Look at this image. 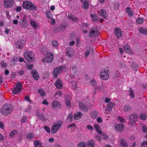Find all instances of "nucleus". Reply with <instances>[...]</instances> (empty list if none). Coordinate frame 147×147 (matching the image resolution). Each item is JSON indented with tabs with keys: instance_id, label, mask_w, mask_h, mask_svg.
<instances>
[{
	"instance_id": "1",
	"label": "nucleus",
	"mask_w": 147,
	"mask_h": 147,
	"mask_svg": "<svg viewBox=\"0 0 147 147\" xmlns=\"http://www.w3.org/2000/svg\"><path fill=\"white\" fill-rule=\"evenodd\" d=\"M13 107V106L10 104H5L1 110V113L3 115H7L12 112Z\"/></svg>"
},
{
	"instance_id": "2",
	"label": "nucleus",
	"mask_w": 147,
	"mask_h": 147,
	"mask_svg": "<svg viewBox=\"0 0 147 147\" xmlns=\"http://www.w3.org/2000/svg\"><path fill=\"white\" fill-rule=\"evenodd\" d=\"M22 6L25 9L30 10H36L37 7L32 2L26 1L22 4Z\"/></svg>"
},
{
	"instance_id": "3",
	"label": "nucleus",
	"mask_w": 147,
	"mask_h": 147,
	"mask_svg": "<svg viewBox=\"0 0 147 147\" xmlns=\"http://www.w3.org/2000/svg\"><path fill=\"white\" fill-rule=\"evenodd\" d=\"M65 69V66L62 65L55 68L53 70V74L54 78H57L58 75L59 73H62L63 69Z\"/></svg>"
},
{
	"instance_id": "4",
	"label": "nucleus",
	"mask_w": 147,
	"mask_h": 147,
	"mask_svg": "<svg viewBox=\"0 0 147 147\" xmlns=\"http://www.w3.org/2000/svg\"><path fill=\"white\" fill-rule=\"evenodd\" d=\"M62 122L60 121H59L53 124L51 129L52 133L54 134L57 132L59 128L62 126Z\"/></svg>"
},
{
	"instance_id": "5",
	"label": "nucleus",
	"mask_w": 147,
	"mask_h": 147,
	"mask_svg": "<svg viewBox=\"0 0 147 147\" xmlns=\"http://www.w3.org/2000/svg\"><path fill=\"white\" fill-rule=\"evenodd\" d=\"M24 55L25 59L30 62L33 61L34 54L33 53L30 51H27L24 53Z\"/></svg>"
},
{
	"instance_id": "6",
	"label": "nucleus",
	"mask_w": 147,
	"mask_h": 147,
	"mask_svg": "<svg viewBox=\"0 0 147 147\" xmlns=\"http://www.w3.org/2000/svg\"><path fill=\"white\" fill-rule=\"evenodd\" d=\"M138 116L136 114H134L131 115L130 116L129 121L131 125H134L138 120Z\"/></svg>"
},
{
	"instance_id": "7",
	"label": "nucleus",
	"mask_w": 147,
	"mask_h": 147,
	"mask_svg": "<svg viewBox=\"0 0 147 147\" xmlns=\"http://www.w3.org/2000/svg\"><path fill=\"white\" fill-rule=\"evenodd\" d=\"M45 58L48 62L51 63L53 59L54 55L52 52H47L45 55Z\"/></svg>"
},
{
	"instance_id": "8",
	"label": "nucleus",
	"mask_w": 147,
	"mask_h": 147,
	"mask_svg": "<svg viewBox=\"0 0 147 147\" xmlns=\"http://www.w3.org/2000/svg\"><path fill=\"white\" fill-rule=\"evenodd\" d=\"M100 78L104 80H106L109 78V76L107 71L104 69L102 70L100 75Z\"/></svg>"
},
{
	"instance_id": "9",
	"label": "nucleus",
	"mask_w": 147,
	"mask_h": 147,
	"mask_svg": "<svg viewBox=\"0 0 147 147\" xmlns=\"http://www.w3.org/2000/svg\"><path fill=\"white\" fill-rule=\"evenodd\" d=\"M13 3V0H4V5L6 8H9L12 7Z\"/></svg>"
},
{
	"instance_id": "10",
	"label": "nucleus",
	"mask_w": 147,
	"mask_h": 147,
	"mask_svg": "<svg viewBox=\"0 0 147 147\" xmlns=\"http://www.w3.org/2000/svg\"><path fill=\"white\" fill-rule=\"evenodd\" d=\"M114 33L118 38H119L122 37V32L119 28H115L114 30Z\"/></svg>"
},
{
	"instance_id": "11",
	"label": "nucleus",
	"mask_w": 147,
	"mask_h": 147,
	"mask_svg": "<svg viewBox=\"0 0 147 147\" xmlns=\"http://www.w3.org/2000/svg\"><path fill=\"white\" fill-rule=\"evenodd\" d=\"M31 74L33 78L35 80H37L39 79V76L37 71L34 69H33L31 71Z\"/></svg>"
},
{
	"instance_id": "12",
	"label": "nucleus",
	"mask_w": 147,
	"mask_h": 147,
	"mask_svg": "<svg viewBox=\"0 0 147 147\" xmlns=\"http://www.w3.org/2000/svg\"><path fill=\"white\" fill-rule=\"evenodd\" d=\"M52 107L53 109H55L57 108H60L61 105L60 102L57 100H54L52 103Z\"/></svg>"
},
{
	"instance_id": "13",
	"label": "nucleus",
	"mask_w": 147,
	"mask_h": 147,
	"mask_svg": "<svg viewBox=\"0 0 147 147\" xmlns=\"http://www.w3.org/2000/svg\"><path fill=\"white\" fill-rule=\"evenodd\" d=\"M79 106L80 110L85 111H88V108L86 105L81 102H79Z\"/></svg>"
},
{
	"instance_id": "14",
	"label": "nucleus",
	"mask_w": 147,
	"mask_h": 147,
	"mask_svg": "<svg viewBox=\"0 0 147 147\" xmlns=\"http://www.w3.org/2000/svg\"><path fill=\"white\" fill-rule=\"evenodd\" d=\"M74 51L73 49L69 48L67 50L66 54L67 56L69 58H71L74 55Z\"/></svg>"
},
{
	"instance_id": "15",
	"label": "nucleus",
	"mask_w": 147,
	"mask_h": 147,
	"mask_svg": "<svg viewBox=\"0 0 147 147\" xmlns=\"http://www.w3.org/2000/svg\"><path fill=\"white\" fill-rule=\"evenodd\" d=\"M30 24L33 27L34 29L36 30L38 27V23L34 20H30Z\"/></svg>"
},
{
	"instance_id": "16",
	"label": "nucleus",
	"mask_w": 147,
	"mask_h": 147,
	"mask_svg": "<svg viewBox=\"0 0 147 147\" xmlns=\"http://www.w3.org/2000/svg\"><path fill=\"white\" fill-rule=\"evenodd\" d=\"M55 86L59 89H61L63 87V83L60 79H58L56 81L55 83Z\"/></svg>"
},
{
	"instance_id": "17",
	"label": "nucleus",
	"mask_w": 147,
	"mask_h": 147,
	"mask_svg": "<svg viewBox=\"0 0 147 147\" xmlns=\"http://www.w3.org/2000/svg\"><path fill=\"white\" fill-rule=\"evenodd\" d=\"M115 130L117 132L122 131L124 128V126L123 125L117 124L115 126Z\"/></svg>"
},
{
	"instance_id": "18",
	"label": "nucleus",
	"mask_w": 147,
	"mask_h": 147,
	"mask_svg": "<svg viewBox=\"0 0 147 147\" xmlns=\"http://www.w3.org/2000/svg\"><path fill=\"white\" fill-rule=\"evenodd\" d=\"M68 19L71 21L72 22H75L78 21L79 19L77 17L74 16L71 14H69L68 15Z\"/></svg>"
},
{
	"instance_id": "19",
	"label": "nucleus",
	"mask_w": 147,
	"mask_h": 147,
	"mask_svg": "<svg viewBox=\"0 0 147 147\" xmlns=\"http://www.w3.org/2000/svg\"><path fill=\"white\" fill-rule=\"evenodd\" d=\"M124 49L125 51L130 54L133 53V52L131 50L130 47L127 45H125L124 46Z\"/></svg>"
},
{
	"instance_id": "20",
	"label": "nucleus",
	"mask_w": 147,
	"mask_h": 147,
	"mask_svg": "<svg viewBox=\"0 0 147 147\" xmlns=\"http://www.w3.org/2000/svg\"><path fill=\"white\" fill-rule=\"evenodd\" d=\"M82 115V113L80 111H78L75 113L74 116V120H78L80 119Z\"/></svg>"
},
{
	"instance_id": "21",
	"label": "nucleus",
	"mask_w": 147,
	"mask_h": 147,
	"mask_svg": "<svg viewBox=\"0 0 147 147\" xmlns=\"http://www.w3.org/2000/svg\"><path fill=\"white\" fill-rule=\"evenodd\" d=\"M115 104L112 102H110L107 106L106 108V111H110L113 108L115 107Z\"/></svg>"
},
{
	"instance_id": "22",
	"label": "nucleus",
	"mask_w": 147,
	"mask_h": 147,
	"mask_svg": "<svg viewBox=\"0 0 147 147\" xmlns=\"http://www.w3.org/2000/svg\"><path fill=\"white\" fill-rule=\"evenodd\" d=\"M12 92L13 94H17L18 93V82H17L16 85L12 91Z\"/></svg>"
},
{
	"instance_id": "23",
	"label": "nucleus",
	"mask_w": 147,
	"mask_h": 147,
	"mask_svg": "<svg viewBox=\"0 0 147 147\" xmlns=\"http://www.w3.org/2000/svg\"><path fill=\"white\" fill-rule=\"evenodd\" d=\"M139 31L140 32L143 34H147V28L145 27H140L139 28Z\"/></svg>"
},
{
	"instance_id": "24",
	"label": "nucleus",
	"mask_w": 147,
	"mask_h": 147,
	"mask_svg": "<svg viewBox=\"0 0 147 147\" xmlns=\"http://www.w3.org/2000/svg\"><path fill=\"white\" fill-rule=\"evenodd\" d=\"M90 16L91 19L93 22H96L98 21V18H97L96 14H91L90 15Z\"/></svg>"
},
{
	"instance_id": "25",
	"label": "nucleus",
	"mask_w": 147,
	"mask_h": 147,
	"mask_svg": "<svg viewBox=\"0 0 147 147\" xmlns=\"http://www.w3.org/2000/svg\"><path fill=\"white\" fill-rule=\"evenodd\" d=\"M100 15L104 18H105L107 17L106 15V11L104 9H101L100 10Z\"/></svg>"
},
{
	"instance_id": "26",
	"label": "nucleus",
	"mask_w": 147,
	"mask_h": 147,
	"mask_svg": "<svg viewBox=\"0 0 147 147\" xmlns=\"http://www.w3.org/2000/svg\"><path fill=\"white\" fill-rule=\"evenodd\" d=\"M20 22L22 27L24 28L27 27L28 24V22L25 19H22V21L20 20Z\"/></svg>"
},
{
	"instance_id": "27",
	"label": "nucleus",
	"mask_w": 147,
	"mask_h": 147,
	"mask_svg": "<svg viewBox=\"0 0 147 147\" xmlns=\"http://www.w3.org/2000/svg\"><path fill=\"white\" fill-rule=\"evenodd\" d=\"M25 44V41L23 39L19 40V49H22L23 47Z\"/></svg>"
},
{
	"instance_id": "28",
	"label": "nucleus",
	"mask_w": 147,
	"mask_h": 147,
	"mask_svg": "<svg viewBox=\"0 0 147 147\" xmlns=\"http://www.w3.org/2000/svg\"><path fill=\"white\" fill-rule=\"evenodd\" d=\"M32 108V107L30 105L28 106L27 108H25L24 107H21L20 109L25 112H28Z\"/></svg>"
},
{
	"instance_id": "29",
	"label": "nucleus",
	"mask_w": 147,
	"mask_h": 147,
	"mask_svg": "<svg viewBox=\"0 0 147 147\" xmlns=\"http://www.w3.org/2000/svg\"><path fill=\"white\" fill-rule=\"evenodd\" d=\"M120 144L122 147H127V144L123 139H122L120 140Z\"/></svg>"
},
{
	"instance_id": "30",
	"label": "nucleus",
	"mask_w": 147,
	"mask_h": 147,
	"mask_svg": "<svg viewBox=\"0 0 147 147\" xmlns=\"http://www.w3.org/2000/svg\"><path fill=\"white\" fill-rule=\"evenodd\" d=\"M126 10L128 15L131 17L133 15V12L131 10V8L129 7H127L126 9Z\"/></svg>"
},
{
	"instance_id": "31",
	"label": "nucleus",
	"mask_w": 147,
	"mask_h": 147,
	"mask_svg": "<svg viewBox=\"0 0 147 147\" xmlns=\"http://www.w3.org/2000/svg\"><path fill=\"white\" fill-rule=\"evenodd\" d=\"M82 7L85 10L87 9L88 8V0H85L84 3L82 6Z\"/></svg>"
},
{
	"instance_id": "32",
	"label": "nucleus",
	"mask_w": 147,
	"mask_h": 147,
	"mask_svg": "<svg viewBox=\"0 0 147 147\" xmlns=\"http://www.w3.org/2000/svg\"><path fill=\"white\" fill-rule=\"evenodd\" d=\"M94 127L98 134H102V132L100 129V127L98 125L96 124H95L94 125Z\"/></svg>"
},
{
	"instance_id": "33",
	"label": "nucleus",
	"mask_w": 147,
	"mask_h": 147,
	"mask_svg": "<svg viewBox=\"0 0 147 147\" xmlns=\"http://www.w3.org/2000/svg\"><path fill=\"white\" fill-rule=\"evenodd\" d=\"M129 95L130 96L131 98H134L135 97L133 89L130 88L129 89Z\"/></svg>"
},
{
	"instance_id": "34",
	"label": "nucleus",
	"mask_w": 147,
	"mask_h": 147,
	"mask_svg": "<svg viewBox=\"0 0 147 147\" xmlns=\"http://www.w3.org/2000/svg\"><path fill=\"white\" fill-rule=\"evenodd\" d=\"M35 147H42V145L40 142L38 140H35L34 142Z\"/></svg>"
},
{
	"instance_id": "35",
	"label": "nucleus",
	"mask_w": 147,
	"mask_h": 147,
	"mask_svg": "<svg viewBox=\"0 0 147 147\" xmlns=\"http://www.w3.org/2000/svg\"><path fill=\"white\" fill-rule=\"evenodd\" d=\"M131 107L129 105H127L123 107L124 111H127L131 110Z\"/></svg>"
},
{
	"instance_id": "36",
	"label": "nucleus",
	"mask_w": 147,
	"mask_h": 147,
	"mask_svg": "<svg viewBox=\"0 0 147 147\" xmlns=\"http://www.w3.org/2000/svg\"><path fill=\"white\" fill-rule=\"evenodd\" d=\"M71 70L72 71V72L75 75L77 72V68L76 65H73L71 67Z\"/></svg>"
},
{
	"instance_id": "37",
	"label": "nucleus",
	"mask_w": 147,
	"mask_h": 147,
	"mask_svg": "<svg viewBox=\"0 0 147 147\" xmlns=\"http://www.w3.org/2000/svg\"><path fill=\"white\" fill-rule=\"evenodd\" d=\"M144 22V19L142 17L138 18L136 21L137 23L138 24H141Z\"/></svg>"
},
{
	"instance_id": "38",
	"label": "nucleus",
	"mask_w": 147,
	"mask_h": 147,
	"mask_svg": "<svg viewBox=\"0 0 147 147\" xmlns=\"http://www.w3.org/2000/svg\"><path fill=\"white\" fill-rule=\"evenodd\" d=\"M18 132L17 130H13L9 134V136L11 138L14 135H18Z\"/></svg>"
},
{
	"instance_id": "39",
	"label": "nucleus",
	"mask_w": 147,
	"mask_h": 147,
	"mask_svg": "<svg viewBox=\"0 0 147 147\" xmlns=\"http://www.w3.org/2000/svg\"><path fill=\"white\" fill-rule=\"evenodd\" d=\"M92 48L90 47H88V50H87L86 52L85 53V58H86L87 57H88L90 51L92 50Z\"/></svg>"
},
{
	"instance_id": "40",
	"label": "nucleus",
	"mask_w": 147,
	"mask_h": 147,
	"mask_svg": "<svg viewBox=\"0 0 147 147\" xmlns=\"http://www.w3.org/2000/svg\"><path fill=\"white\" fill-rule=\"evenodd\" d=\"M88 147H94V142L92 140H90L87 143Z\"/></svg>"
},
{
	"instance_id": "41",
	"label": "nucleus",
	"mask_w": 147,
	"mask_h": 147,
	"mask_svg": "<svg viewBox=\"0 0 147 147\" xmlns=\"http://www.w3.org/2000/svg\"><path fill=\"white\" fill-rule=\"evenodd\" d=\"M34 137L33 134L32 132L29 133L26 136L27 138L29 140L32 139Z\"/></svg>"
},
{
	"instance_id": "42",
	"label": "nucleus",
	"mask_w": 147,
	"mask_h": 147,
	"mask_svg": "<svg viewBox=\"0 0 147 147\" xmlns=\"http://www.w3.org/2000/svg\"><path fill=\"white\" fill-rule=\"evenodd\" d=\"M38 92L40 95L42 96H45V92L42 89H39Z\"/></svg>"
},
{
	"instance_id": "43",
	"label": "nucleus",
	"mask_w": 147,
	"mask_h": 147,
	"mask_svg": "<svg viewBox=\"0 0 147 147\" xmlns=\"http://www.w3.org/2000/svg\"><path fill=\"white\" fill-rule=\"evenodd\" d=\"M73 115L71 114L70 113L68 114L67 116V121L68 122L71 121L73 120Z\"/></svg>"
},
{
	"instance_id": "44",
	"label": "nucleus",
	"mask_w": 147,
	"mask_h": 147,
	"mask_svg": "<svg viewBox=\"0 0 147 147\" xmlns=\"http://www.w3.org/2000/svg\"><path fill=\"white\" fill-rule=\"evenodd\" d=\"M132 68L135 71H137L138 68V65L135 63H133L131 65Z\"/></svg>"
},
{
	"instance_id": "45",
	"label": "nucleus",
	"mask_w": 147,
	"mask_h": 147,
	"mask_svg": "<svg viewBox=\"0 0 147 147\" xmlns=\"http://www.w3.org/2000/svg\"><path fill=\"white\" fill-rule=\"evenodd\" d=\"M96 33L95 34H96L98 33V31H95L94 30H91L89 33V36L90 37H91L95 33Z\"/></svg>"
},
{
	"instance_id": "46",
	"label": "nucleus",
	"mask_w": 147,
	"mask_h": 147,
	"mask_svg": "<svg viewBox=\"0 0 147 147\" xmlns=\"http://www.w3.org/2000/svg\"><path fill=\"white\" fill-rule=\"evenodd\" d=\"M52 44L54 47L56 48L58 46V43L57 41L55 40L52 41Z\"/></svg>"
},
{
	"instance_id": "47",
	"label": "nucleus",
	"mask_w": 147,
	"mask_h": 147,
	"mask_svg": "<svg viewBox=\"0 0 147 147\" xmlns=\"http://www.w3.org/2000/svg\"><path fill=\"white\" fill-rule=\"evenodd\" d=\"M86 143L84 142L80 143L78 145V147H86Z\"/></svg>"
},
{
	"instance_id": "48",
	"label": "nucleus",
	"mask_w": 147,
	"mask_h": 147,
	"mask_svg": "<svg viewBox=\"0 0 147 147\" xmlns=\"http://www.w3.org/2000/svg\"><path fill=\"white\" fill-rule=\"evenodd\" d=\"M96 81L94 79L91 80L90 82V83L93 86H94L96 84Z\"/></svg>"
},
{
	"instance_id": "49",
	"label": "nucleus",
	"mask_w": 147,
	"mask_h": 147,
	"mask_svg": "<svg viewBox=\"0 0 147 147\" xmlns=\"http://www.w3.org/2000/svg\"><path fill=\"white\" fill-rule=\"evenodd\" d=\"M37 116L38 117V119L40 120H44L45 119V117L42 114H38Z\"/></svg>"
},
{
	"instance_id": "50",
	"label": "nucleus",
	"mask_w": 147,
	"mask_h": 147,
	"mask_svg": "<svg viewBox=\"0 0 147 147\" xmlns=\"http://www.w3.org/2000/svg\"><path fill=\"white\" fill-rule=\"evenodd\" d=\"M141 147H147V141L144 140L142 142Z\"/></svg>"
},
{
	"instance_id": "51",
	"label": "nucleus",
	"mask_w": 147,
	"mask_h": 147,
	"mask_svg": "<svg viewBox=\"0 0 147 147\" xmlns=\"http://www.w3.org/2000/svg\"><path fill=\"white\" fill-rule=\"evenodd\" d=\"M140 118L141 119L145 120L146 118V115L143 114H141L140 115Z\"/></svg>"
},
{
	"instance_id": "52",
	"label": "nucleus",
	"mask_w": 147,
	"mask_h": 147,
	"mask_svg": "<svg viewBox=\"0 0 147 147\" xmlns=\"http://www.w3.org/2000/svg\"><path fill=\"white\" fill-rule=\"evenodd\" d=\"M18 56H14L12 59V61L14 63H15L16 62H17V61H18Z\"/></svg>"
},
{
	"instance_id": "53",
	"label": "nucleus",
	"mask_w": 147,
	"mask_h": 147,
	"mask_svg": "<svg viewBox=\"0 0 147 147\" xmlns=\"http://www.w3.org/2000/svg\"><path fill=\"white\" fill-rule=\"evenodd\" d=\"M119 3L116 2L115 3L114 5V9H115L116 10L118 9L119 7Z\"/></svg>"
},
{
	"instance_id": "54",
	"label": "nucleus",
	"mask_w": 147,
	"mask_h": 147,
	"mask_svg": "<svg viewBox=\"0 0 147 147\" xmlns=\"http://www.w3.org/2000/svg\"><path fill=\"white\" fill-rule=\"evenodd\" d=\"M58 95L59 96L61 97L62 95V92L60 91H59L57 92L55 94V96H56Z\"/></svg>"
},
{
	"instance_id": "55",
	"label": "nucleus",
	"mask_w": 147,
	"mask_h": 147,
	"mask_svg": "<svg viewBox=\"0 0 147 147\" xmlns=\"http://www.w3.org/2000/svg\"><path fill=\"white\" fill-rule=\"evenodd\" d=\"M118 119L120 120V122L122 123H124L125 122V119L123 118V117H120V116H118Z\"/></svg>"
},
{
	"instance_id": "56",
	"label": "nucleus",
	"mask_w": 147,
	"mask_h": 147,
	"mask_svg": "<svg viewBox=\"0 0 147 147\" xmlns=\"http://www.w3.org/2000/svg\"><path fill=\"white\" fill-rule=\"evenodd\" d=\"M142 128L143 132L146 133L147 131V127L145 125H143Z\"/></svg>"
},
{
	"instance_id": "57",
	"label": "nucleus",
	"mask_w": 147,
	"mask_h": 147,
	"mask_svg": "<svg viewBox=\"0 0 147 147\" xmlns=\"http://www.w3.org/2000/svg\"><path fill=\"white\" fill-rule=\"evenodd\" d=\"M1 65L2 68H5L7 66L6 63H4V61H2L1 62Z\"/></svg>"
},
{
	"instance_id": "58",
	"label": "nucleus",
	"mask_w": 147,
	"mask_h": 147,
	"mask_svg": "<svg viewBox=\"0 0 147 147\" xmlns=\"http://www.w3.org/2000/svg\"><path fill=\"white\" fill-rule=\"evenodd\" d=\"M72 87L73 89H76L77 87V85L76 83L74 81H73L72 82Z\"/></svg>"
},
{
	"instance_id": "59",
	"label": "nucleus",
	"mask_w": 147,
	"mask_h": 147,
	"mask_svg": "<svg viewBox=\"0 0 147 147\" xmlns=\"http://www.w3.org/2000/svg\"><path fill=\"white\" fill-rule=\"evenodd\" d=\"M24 99L26 101L30 102V103L32 102V101L30 100V97L28 96H25Z\"/></svg>"
},
{
	"instance_id": "60",
	"label": "nucleus",
	"mask_w": 147,
	"mask_h": 147,
	"mask_svg": "<svg viewBox=\"0 0 147 147\" xmlns=\"http://www.w3.org/2000/svg\"><path fill=\"white\" fill-rule=\"evenodd\" d=\"M27 119V118L26 116H24L22 117L21 119V123H23L25 122Z\"/></svg>"
},
{
	"instance_id": "61",
	"label": "nucleus",
	"mask_w": 147,
	"mask_h": 147,
	"mask_svg": "<svg viewBox=\"0 0 147 147\" xmlns=\"http://www.w3.org/2000/svg\"><path fill=\"white\" fill-rule=\"evenodd\" d=\"M44 128L45 130L48 132L49 133L50 132V128L47 126H45L44 127Z\"/></svg>"
},
{
	"instance_id": "62",
	"label": "nucleus",
	"mask_w": 147,
	"mask_h": 147,
	"mask_svg": "<svg viewBox=\"0 0 147 147\" xmlns=\"http://www.w3.org/2000/svg\"><path fill=\"white\" fill-rule=\"evenodd\" d=\"M33 67V65L32 64L27 65V68L30 70H31L32 69Z\"/></svg>"
},
{
	"instance_id": "63",
	"label": "nucleus",
	"mask_w": 147,
	"mask_h": 147,
	"mask_svg": "<svg viewBox=\"0 0 147 147\" xmlns=\"http://www.w3.org/2000/svg\"><path fill=\"white\" fill-rule=\"evenodd\" d=\"M46 16L50 18H52L50 12L47 13H46Z\"/></svg>"
},
{
	"instance_id": "64",
	"label": "nucleus",
	"mask_w": 147,
	"mask_h": 147,
	"mask_svg": "<svg viewBox=\"0 0 147 147\" xmlns=\"http://www.w3.org/2000/svg\"><path fill=\"white\" fill-rule=\"evenodd\" d=\"M22 86L21 83L19 82V93L22 90Z\"/></svg>"
}]
</instances>
